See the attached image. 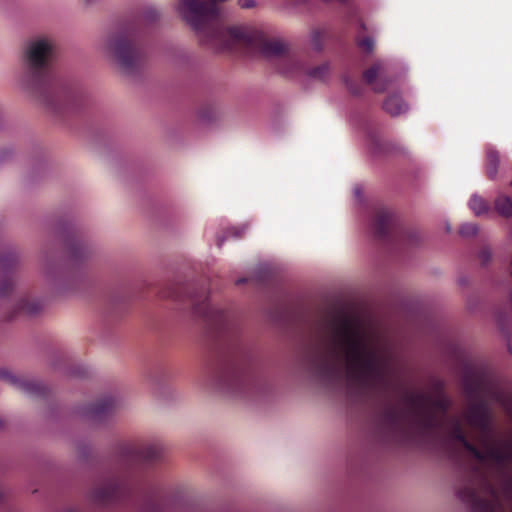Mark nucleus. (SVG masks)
I'll list each match as a JSON object with an SVG mask.
<instances>
[{
	"mask_svg": "<svg viewBox=\"0 0 512 512\" xmlns=\"http://www.w3.org/2000/svg\"><path fill=\"white\" fill-rule=\"evenodd\" d=\"M466 419L470 426L480 432L479 439L492 434V418L488 404L484 400L470 401Z\"/></svg>",
	"mask_w": 512,
	"mask_h": 512,
	"instance_id": "nucleus-12",
	"label": "nucleus"
},
{
	"mask_svg": "<svg viewBox=\"0 0 512 512\" xmlns=\"http://www.w3.org/2000/svg\"><path fill=\"white\" fill-rule=\"evenodd\" d=\"M256 41L257 50L263 57L273 60L279 73L293 77L298 75H307L315 80H325L330 73L328 63H323L315 67H309L305 60L304 53H296L289 46L279 39H270L266 35L252 34L247 36Z\"/></svg>",
	"mask_w": 512,
	"mask_h": 512,
	"instance_id": "nucleus-5",
	"label": "nucleus"
},
{
	"mask_svg": "<svg viewBox=\"0 0 512 512\" xmlns=\"http://www.w3.org/2000/svg\"><path fill=\"white\" fill-rule=\"evenodd\" d=\"M56 46L47 38L29 43L25 55V81L28 88L54 112H61L72 99V92L56 75Z\"/></svg>",
	"mask_w": 512,
	"mask_h": 512,
	"instance_id": "nucleus-4",
	"label": "nucleus"
},
{
	"mask_svg": "<svg viewBox=\"0 0 512 512\" xmlns=\"http://www.w3.org/2000/svg\"><path fill=\"white\" fill-rule=\"evenodd\" d=\"M477 232L478 226L474 223H464L459 229V233L464 237L474 236Z\"/></svg>",
	"mask_w": 512,
	"mask_h": 512,
	"instance_id": "nucleus-27",
	"label": "nucleus"
},
{
	"mask_svg": "<svg viewBox=\"0 0 512 512\" xmlns=\"http://www.w3.org/2000/svg\"><path fill=\"white\" fill-rule=\"evenodd\" d=\"M499 163V155L497 151L490 150L486 156V172L490 179H494L497 174Z\"/></svg>",
	"mask_w": 512,
	"mask_h": 512,
	"instance_id": "nucleus-22",
	"label": "nucleus"
},
{
	"mask_svg": "<svg viewBox=\"0 0 512 512\" xmlns=\"http://www.w3.org/2000/svg\"><path fill=\"white\" fill-rule=\"evenodd\" d=\"M43 306V301L40 299L22 297L17 302L9 318L12 319L17 315H37L43 309Z\"/></svg>",
	"mask_w": 512,
	"mask_h": 512,
	"instance_id": "nucleus-18",
	"label": "nucleus"
},
{
	"mask_svg": "<svg viewBox=\"0 0 512 512\" xmlns=\"http://www.w3.org/2000/svg\"><path fill=\"white\" fill-rule=\"evenodd\" d=\"M14 280L11 276H5L0 281V296L6 297L8 296L14 289Z\"/></svg>",
	"mask_w": 512,
	"mask_h": 512,
	"instance_id": "nucleus-25",
	"label": "nucleus"
},
{
	"mask_svg": "<svg viewBox=\"0 0 512 512\" xmlns=\"http://www.w3.org/2000/svg\"><path fill=\"white\" fill-rule=\"evenodd\" d=\"M469 207L476 215L484 214L488 211L487 202L479 196L474 195L469 201Z\"/></svg>",
	"mask_w": 512,
	"mask_h": 512,
	"instance_id": "nucleus-24",
	"label": "nucleus"
},
{
	"mask_svg": "<svg viewBox=\"0 0 512 512\" xmlns=\"http://www.w3.org/2000/svg\"><path fill=\"white\" fill-rule=\"evenodd\" d=\"M357 45L364 52L371 53L374 50L375 43H374L373 38L366 36L363 38H358Z\"/></svg>",
	"mask_w": 512,
	"mask_h": 512,
	"instance_id": "nucleus-26",
	"label": "nucleus"
},
{
	"mask_svg": "<svg viewBox=\"0 0 512 512\" xmlns=\"http://www.w3.org/2000/svg\"><path fill=\"white\" fill-rule=\"evenodd\" d=\"M70 257L74 260L83 258L86 255V247L79 240H71L67 243Z\"/></svg>",
	"mask_w": 512,
	"mask_h": 512,
	"instance_id": "nucleus-23",
	"label": "nucleus"
},
{
	"mask_svg": "<svg viewBox=\"0 0 512 512\" xmlns=\"http://www.w3.org/2000/svg\"><path fill=\"white\" fill-rule=\"evenodd\" d=\"M459 444L470 455L479 456L478 447L469 441L467 433L458 419H454L449 428L448 439L444 442L448 458L456 465H462V452Z\"/></svg>",
	"mask_w": 512,
	"mask_h": 512,
	"instance_id": "nucleus-11",
	"label": "nucleus"
},
{
	"mask_svg": "<svg viewBox=\"0 0 512 512\" xmlns=\"http://www.w3.org/2000/svg\"><path fill=\"white\" fill-rule=\"evenodd\" d=\"M224 242V238H218L217 240V246L220 248Z\"/></svg>",
	"mask_w": 512,
	"mask_h": 512,
	"instance_id": "nucleus-34",
	"label": "nucleus"
},
{
	"mask_svg": "<svg viewBox=\"0 0 512 512\" xmlns=\"http://www.w3.org/2000/svg\"><path fill=\"white\" fill-rule=\"evenodd\" d=\"M436 396L425 393H406L404 407L389 405L383 409L379 425L385 436L397 443L412 440L426 441L435 436L442 425L438 412L446 414L451 400L442 381L434 384Z\"/></svg>",
	"mask_w": 512,
	"mask_h": 512,
	"instance_id": "nucleus-3",
	"label": "nucleus"
},
{
	"mask_svg": "<svg viewBox=\"0 0 512 512\" xmlns=\"http://www.w3.org/2000/svg\"><path fill=\"white\" fill-rule=\"evenodd\" d=\"M383 109L391 116H398L408 110V105L403 101L400 95L392 94L385 99Z\"/></svg>",
	"mask_w": 512,
	"mask_h": 512,
	"instance_id": "nucleus-19",
	"label": "nucleus"
},
{
	"mask_svg": "<svg viewBox=\"0 0 512 512\" xmlns=\"http://www.w3.org/2000/svg\"><path fill=\"white\" fill-rule=\"evenodd\" d=\"M172 296H173L174 298H179V297H180V295H178V293H177V292H174Z\"/></svg>",
	"mask_w": 512,
	"mask_h": 512,
	"instance_id": "nucleus-37",
	"label": "nucleus"
},
{
	"mask_svg": "<svg viewBox=\"0 0 512 512\" xmlns=\"http://www.w3.org/2000/svg\"><path fill=\"white\" fill-rule=\"evenodd\" d=\"M238 4L241 8L249 9L255 6L254 0H238Z\"/></svg>",
	"mask_w": 512,
	"mask_h": 512,
	"instance_id": "nucleus-31",
	"label": "nucleus"
},
{
	"mask_svg": "<svg viewBox=\"0 0 512 512\" xmlns=\"http://www.w3.org/2000/svg\"><path fill=\"white\" fill-rule=\"evenodd\" d=\"M345 82H346V86H347L348 90L353 95L359 96L362 94L363 87L359 82H357L356 80L348 79V78L345 79Z\"/></svg>",
	"mask_w": 512,
	"mask_h": 512,
	"instance_id": "nucleus-28",
	"label": "nucleus"
},
{
	"mask_svg": "<svg viewBox=\"0 0 512 512\" xmlns=\"http://www.w3.org/2000/svg\"><path fill=\"white\" fill-rule=\"evenodd\" d=\"M326 31L324 28H313L310 32V44L312 49L320 53L324 47Z\"/></svg>",
	"mask_w": 512,
	"mask_h": 512,
	"instance_id": "nucleus-21",
	"label": "nucleus"
},
{
	"mask_svg": "<svg viewBox=\"0 0 512 512\" xmlns=\"http://www.w3.org/2000/svg\"><path fill=\"white\" fill-rule=\"evenodd\" d=\"M370 228L374 238L387 246L414 244L415 242L413 233L406 230L399 223L396 215L383 206L374 209Z\"/></svg>",
	"mask_w": 512,
	"mask_h": 512,
	"instance_id": "nucleus-8",
	"label": "nucleus"
},
{
	"mask_svg": "<svg viewBox=\"0 0 512 512\" xmlns=\"http://www.w3.org/2000/svg\"><path fill=\"white\" fill-rule=\"evenodd\" d=\"M458 496L473 512H504L499 489L478 464L469 465Z\"/></svg>",
	"mask_w": 512,
	"mask_h": 512,
	"instance_id": "nucleus-6",
	"label": "nucleus"
},
{
	"mask_svg": "<svg viewBox=\"0 0 512 512\" xmlns=\"http://www.w3.org/2000/svg\"><path fill=\"white\" fill-rule=\"evenodd\" d=\"M496 211L503 217H512V200L509 196L501 194L494 202Z\"/></svg>",
	"mask_w": 512,
	"mask_h": 512,
	"instance_id": "nucleus-20",
	"label": "nucleus"
},
{
	"mask_svg": "<svg viewBox=\"0 0 512 512\" xmlns=\"http://www.w3.org/2000/svg\"><path fill=\"white\" fill-rule=\"evenodd\" d=\"M478 257H479L481 263L483 265H485L491 259V252L488 248H483L480 250Z\"/></svg>",
	"mask_w": 512,
	"mask_h": 512,
	"instance_id": "nucleus-29",
	"label": "nucleus"
},
{
	"mask_svg": "<svg viewBox=\"0 0 512 512\" xmlns=\"http://www.w3.org/2000/svg\"><path fill=\"white\" fill-rule=\"evenodd\" d=\"M372 142H374V145H375V148L377 147V142L375 141V139H372Z\"/></svg>",
	"mask_w": 512,
	"mask_h": 512,
	"instance_id": "nucleus-39",
	"label": "nucleus"
},
{
	"mask_svg": "<svg viewBox=\"0 0 512 512\" xmlns=\"http://www.w3.org/2000/svg\"><path fill=\"white\" fill-rule=\"evenodd\" d=\"M339 359L347 364L351 394L363 397L387 385L385 359L367 343L361 329L346 318L330 323L328 346L313 356L311 366L322 381L331 383L340 378Z\"/></svg>",
	"mask_w": 512,
	"mask_h": 512,
	"instance_id": "nucleus-1",
	"label": "nucleus"
},
{
	"mask_svg": "<svg viewBox=\"0 0 512 512\" xmlns=\"http://www.w3.org/2000/svg\"><path fill=\"white\" fill-rule=\"evenodd\" d=\"M194 313L201 318L209 333L221 344L218 385L233 394H240L254 385L255 374L249 351L239 338L227 311L212 306L203 292H190Z\"/></svg>",
	"mask_w": 512,
	"mask_h": 512,
	"instance_id": "nucleus-2",
	"label": "nucleus"
},
{
	"mask_svg": "<svg viewBox=\"0 0 512 512\" xmlns=\"http://www.w3.org/2000/svg\"><path fill=\"white\" fill-rule=\"evenodd\" d=\"M246 282V279L245 278H241V279H238L236 284L240 285V284H243Z\"/></svg>",
	"mask_w": 512,
	"mask_h": 512,
	"instance_id": "nucleus-35",
	"label": "nucleus"
},
{
	"mask_svg": "<svg viewBox=\"0 0 512 512\" xmlns=\"http://www.w3.org/2000/svg\"><path fill=\"white\" fill-rule=\"evenodd\" d=\"M109 50L127 73L138 70L145 60V50L134 29H123L109 39Z\"/></svg>",
	"mask_w": 512,
	"mask_h": 512,
	"instance_id": "nucleus-7",
	"label": "nucleus"
},
{
	"mask_svg": "<svg viewBox=\"0 0 512 512\" xmlns=\"http://www.w3.org/2000/svg\"><path fill=\"white\" fill-rule=\"evenodd\" d=\"M227 234L228 236H233L235 238H240L242 237V235L244 234V229L243 228H232L230 230L227 231Z\"/></svg>",
	"mask_w": 512,
	"mask_h": 512,
	"instance_id": "nucleus-30",
	"label": "nucleus"
},
{
	"mask_svg": "<svg viewBox=\"0 0 512 512\" xmlns=\"http://www.w3.org/2000/svg\"><path fill=\"white\" fill-rule=\"evenodd\" d=\"M510 184H511V186H512V180H511V183H510Z\"/></svg>",
	"mask_w": 512,
	"mask_h": 512,
	"instance_id": "nucleus-40",
	"label": "nucleus"
},
{
	"mask_svg": "<svg viewBox=\"0 0 512 512\" xmlns=\"http://www.w3.org/2000/svg\"><path fill=\"white\" fill-rule=\"evenodd\" d=\"M5 262H7V263H2L1 264L3 266V268L6 267V266L11 267L15 263V257L13 255H9L6 258Z\"/></svg>",
	"mask_w": 512,
	"mask_h": 512,
	"instance_id": "nucleus-32",
	"label": "nucleus"
},
{
	"mask_svg": "<svg viewBox=\"0 0 512 512\" xmlns=\"http://www.w3.org/2000/svg\"><path fill=\"white\" fill-rule=\"evenodd\" d=\"M505 486H506V489H507L509 492H512V482H507V483L505 484Z\"/></svg>",
	"mask_w": 512,
	"mask_h": 512,
	"instance_id": "nucleus-33",
	"label": "nucleus"
},
{
	"mask_svg": "<svg viewBox=\"0 0 512 512\" xmlns=\"http://www.w3.org/2000/svg\"><path fill=\"white\" fill-rule=\"evenodd\" d=\"M363 80L375 93L385 92L391 84V79L384 74V67L380 62L374 63L363 72Z\"/></svg>",
	"mask_w": 512,
	"mask_h": 512,
	"instance_id": "nucleus-16",
	"label": "nucleus"
},
{
	"mask_svg": "<svg viewBox=\"0 0 512 512\" xmlns=\"http://www.w3.org/2000/svg\"><path fill=\"white\" fill-rule=\"evenodd\" d=\"M0 379L15 386L30 396L44 397L48 392L47 387L43 383L22 375H16L5 368L0 369Z\"/></svg>",
	"mask_w": 512,
	"mask_h": 512,
	"instance_id": "nucleus-13",
	"label": "nucleus"
},
{
	"mask_svg": "<svg viewBox=\"0 0 512 512\" xmlns=\"http://www.w3.org/2000/svg\"><path fill=\"white\" fill-rule=\"evenodd\" d=\"M116 403L112 397H105L91 405L86 412L89 419L95 422L106 420L115 410Z\"/></svg>",
	"mask_w": 512,
	"mask_h": 512,
	"instance_id": "nucleus-17",
	"label": "nucleus"
},
{
	"mask_svg": "<svg viewBox=\"0 0 512 512\" xmlns=\"http://www.w3.org/2000/svg\"><path fill=\"white\" fill-rule=\"evenodd\" d=\"M66 512H79L77 508H69Z\"/></svg>",
	"mask_w": 512,
	"mask_h": 512,
	"instance_id": "nucleus-36",
	"label": "nucleus"
},
{
	"mask_svg": "<svg viewBox=\"0 0 512 512\" xmlns=\"http://www.w3.org/2000/svg\"><path fill=\"white\" fill-rule=\"evenodd\" d=\"M163 455V447L159 442L126 443L120 449V460L124 465L153 464Z\"/></svg>",
	"mask_w": 512,
	"mask_h": 512,
	"instance_id": "nucleus-10",
	"label": "nucleus"
},
{
	"mask_svg": "<svg viewBox=\"0 0 512 512\" xmlns=\"http://www.w3.org/2000/svg\"><path fill=\"white\" fill-rule=\"evenodd\" d=\"M135 493L133 483L122 477H111L100 482L92 490L91 497L96 504L110 505L124 502Z\"/></svg>",
	"mask_w": 512,
	"mask_h": 512,
	"instance_id": "nucleus-9",
	"label": "nucleus"
},
{
	"mask_svg": "<svg viewBox=\"0 0 512 512\" xmlns=\"http://www.w3.org/2000/svg\"><path fill=\"white\" fill-rule=\"evenodd\" d=\"M483 450L478 448L479 456L471 455L480 463L491 461L498 466H506L512 460V451L502 449L491 441V436L479 439Z\"/></svg>",
	"mask_w": 512,
	"mask_h": 512,
	"instance_id": "nucleus-14",
	"label": "nucleus"
},
{
	"mask_svg": "<svg viewBox=\"0 0 512 512\" xmlns=\"http://www.w3.org/2000/svg\"><path fill=\"white\" fill-rule=\"evenodd\" d=\"M372 142H374V145H375V148L377 147V142L375 141V139H372Z\"/></svg>",
	"mask_w": 512,
	"mask_h": 512,
	"instance_id": "nucleus-38",
	"label": "nucleus"
},
{
	"mask_svg": "<svg viewBox=\"0 0 512 512\" xmlns=\"http://www.w3.org/2000/svg\"><path fill=\"white\" fill-rule=\"evenodd\" d=\"M486 382L487 379L484 371L474 368L466 369L462 379V385L469 401L483 400L482 393L485 389Z\"/></svg>",
	"mask_w": 512,
	"mask_h": 512,
	"instance_id": "nucleus-15",
	"label": "nucleus"
}]
</instances>
